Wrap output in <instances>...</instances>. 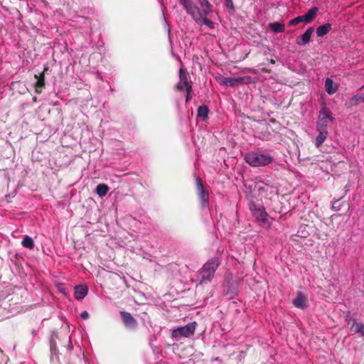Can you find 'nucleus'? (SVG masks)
Wrapping results in <instances>:
<instances>
[{
  "mask_svg": "<svg viewBox=\"0 0 364 364\" xmlns=\"http://www.w3.org/2000/svg\"><path fill=\"white\" fill-rule=\"evenodd\" d=\"M178 3L198 25H205L210 29L215 28V23L210 19L214 9L208 0H198V6L191 0H178Z\"/></svg>",
  "mask_w": 364,
  "mask_h": 364,
  "instance_id": "f257e3e1",
  "label": "nucleus"
},
{
  "mask_svg": "<svg viewBox=\"0 0 364 364\" xmlns=\"http://www.w3.org/2000/svg\"><path fill=\"white\" fill-rule=\"evenodd\" d=\"M245 161L253 167L269 165L273 161V157L264 151H250L245 156Z\"/></svg>",
  "mask_w": 364,
  "mask_h": 364,
  "instance_id": "f03ea898",
  "label": "nucleus"
},
{
  "mask_svg": "<svg viewBox=\"0 0 364 364\" xmlns=\"http://www.w3.org/2000/svg\"><path fill=\"white\" fill-rule=\"evenodd\" d=\"M219 266L218 259L213 258L208 261L198 273L200 284H206L212 280L215 272Z\"/></svg>",
  "mask_w": 364,
  "mask_h": 364,
  "instance_id": "7ed1b4c3",
  "label": "nucleus"
},
{
  "mask_svg": "<svg viewBox=\"0 0 364 364\" xmlns=\"http://www.w3.org/2000/svg\"><path fill=\"white\" fill-rule=\"evenodd\" d=\"M249 209L256 220L260 223L263 227H269L271 221L264 208L255 202L251 201L249 203Z\"/></svg>",
  "mask_w": 364,
  "mask_h": 364,
  "instance_id": "20e7f679",
  "label": "nucleus"
},
{
  "mask_svg": "<svg viewBox=\"0 0 364 364\" xmlns=\"http://www.w3.org/2000/svg\"><path fill=\"white\" fill-rule=\"evenodd\" d=\"M196 330V323H190L183 326H180L173 330L171 336L175 338H180L181 337L188 338L194 334Z\"/></svg>",
  "mask_w": 364,
  "mask_h": 364,
  "instance_id": "39448f33",
  "label": "nucleus"
},
{
  "mask_svg": "<svg viewBox=\"0 0 364 364\" xmlns=\"http://www.w3.org/2000/svg\"><path fill=\"white\" fill-rule=\"evenodd\" d=\"M197 187L198 191V195L200 198V203L202 207H206L208 205L209 202V194L208 191H206L201 183V181L200 179H197Z\"/></svg>",
  "mask_w": 364,
  "mask_h": 364,
  "instance_id": "423d86ee",
  "label": "nucleus"
},
{
  "mask_svg": "<svg viewBox=\"0 0 364 364\" xmlns=\"http://www.w3.org/2000/svg\"><path fill=\"white\" fill-rule=\"evenodd\" d=\"M333 117L330 110L326 107H322L320 110V126L327 127L332 122Z\"/></svg>",
  "mask_w": 364,
  "mask_h": 364,
  "instance_id": "0eeeda50",
  "label": "nucleus"
},
{
  "mask_svg": "<svg viewBox=\"0 0 364 364\" xmlns=\"http://www.w3.org/2000/svg\"><path fill=\"white\" fill-rule=\"evenodd\" d=\"M120 315L122 318L124 325L129 328H134L137 326L136 320L132 316L130 313L127 311H121Z\"/></svg>",
  "mask_w": 364,
  "mask_h": 364,
  "instance_id": "6e6552de",
  "label": "nucleus"
},
{
  "mask_svg": "<svg viewBox=\"0 0 364 364\" xmlns=\"http://www.w3.org/2000/svg\"><path fill=\"white\" fill-rule=\"evenodd\" d=\"M350 328L355 333H360V336H364V324L358 321L356 318H350L348 322Z\"/></svg>",
  "mask_w": 364,
  "mask_h": 364,
  "instance_id": "1a4fd4ad",
  "label": "nucleus"
},
{
  "mask_svg": "<svg viewBox=\"0 0 364 364\" xmlns=\"http://www.w3.org/2000/svg\"><path fill=\"white\" fill-rule=\"evenodd\" d=\"M245 77H223L221 78L220 82L227 86L233 87L239 84H242L244 82Z\"/></svg>",
  "mask_w": 364,
  "mask_h": 364,
  "instance_id": "9d476101",
  "label": "nucleus"
},
{
  "mask_svg": "<svg viewBox=\"0 0 364 364\" xmlns=\"http://www.w3.org/2000/svg\"><path fill=\"white\" fill-rule=\"evenodd\" d=\"M313 31V28H309L303 35L296 38L297 44L299 46H304L308 43L310 41Z\"/></svg>",
  "mask_w": 364,
  "mask_h": 364,
  "instance_id": "9b49d317",
  "label": "nucleus"
},
{
  "mask_svg": "<svg viewBox=\"0 0 364 364\" xmlns=\"http://www.w3.org/2000/svg\"><path fill=\"white\" fill-rule=\"evenodd\" d=\"M179 77L180 81L177 85V89L180 90H183L184 89H187L188 87H191V85L189 84L186 75L182 70V68L180 69L179 71Z\"/></svg>",
  "mask_w": 364,
  "mask_h": 364,
  "instance_id": "f8f14e48",
  "label": "nucleus"
},
{
  "mask_svg": "<svg viewBox=\"0 0 364 364\" xmlns=\"http://www.w3.org/2000/svg\"><path fill=\"white\" fill-rule=\"evenodd\" d=\"M88 293V288L86 286L78 285L75 287V298L77 300H81L85 297Z\"/></svg>",
  "mask_w": 364,
  "mask_h": 364,
  "instance_id": "ddd939ff",
  "label": "nucleus"
},
{
  "mask_svg": "<svg viewBox=\"0 0 364 364\" xmlns=\"http://www.w3.org/2000/svg\"><path fill=\"white\" fill-rule=\"evenodd\" d=\"M324 87L328 95L334 94L338 89L336 84L328 77L326 80Z\"/></svg>",
  "mask_w": 364,
  "mask_h": 364,
  "instance_id": "4468645a",
  "label": "nucleus"
},
{
  "mask_svg": "<svg viewBox=\"0 0 364 364\" xmlns=\"http://www.w3.org/2000/svg\"><path fill=\"white\" fill-rule=\"evenodd\" d=\"M293 304L300 309H304L306 305L305 296L301 292H298L296 297L293 300Z\"/></svg>",
  "mask_w": 364,
  "mask_h": 364,
  "instance_id": "2eb2a0df",
  "label": "nucleus"
},
{
  "mask_svg": "<svg viewBox=\"0 0 364 364\" xmlns=\"http://www.w3.org/2000/svg\"><path fill=\"white\" fill-rule=\"evenodd\" d=\"M318 11V9L316 6H314L311 9H310L306 14L303 15L304 18V23L311 22L317 15Z\"/></svg>",
  "mask_w": 364,
  "mask_h": 364,
  "instance_id": "dca6fc26",
  "label": "nucleus"
},
{
  "mask_svg": "<svg viewBox=\"0 0 364 364\" xmlns=\"http://www.w3.org/2000/svg\"><path fill=\"white\" fill-rule=\"evenodd\" d=\"M109 191V187L107 185L101 183L97 186L95 192L100 197H103L107 195Z\"/></svg>",
  "mask_w": 364,
  "mask_h": 364,
  "instance_id": "f3484780",
  "label": "nucleus"
},
{
  "mask_svg": "<svg viewBox=\"0 0 364 364\" xmlns=\"http://www.w3.org/2000/svg\"><path fill=\"white\" fill-rule=\"evenodd\" d=\"M269 28L272 31L276 33H282L284 32L285 30L284 24L279 22H274L269 23Z\"/></svg>",
  "mask_w": 364,
  "mask_h": 364,
  "instance_id": "a211bd4d",
  "label": "nucleus"
},
{
  "mask_svg": "<svg viewBox=\"0 0 364 364\" xmlns=\"http://www.w3.org/2000/svg\"><path fill=\"white\" fill-rule=\"evenodd\" d=\"M21 244L24 247L28 248L30 250H32L34 247V242L33 239L27 235L23 237Z\"/></svg>",
  "mask_w": 364,
  "mask_h": 364,
  "instance_id": "6ab92c4d",
  "label": "nucleus"
},
{
  "mask_svg": "<svg viewBox=\"0 0 364 364\" xmlns=\"http://www.w3.org/2000/svg\"><path fill=\"white\" fill-rule=\"evenodd\" d=\"M209 109L207 106H200L198 109V117H202L203 119L208 118Z\"/></svg>",
  "mask_w": 364,
  "mask_h": 364,
  "instance_id": "aec40b11",
  "label": "nucleus"
},
{
  "mask_svg": "<svg viewBox=\"0 0 364 364\" xmlns=\"http://www.w3.org/2000/svg\"><path fill=\"white\" fill-rule=\"evenodd\" d=\"M44 76L42 75L41 78L38 79L36 85V92L37 93H41L42 90V87L44 86Z\"/></svg>",
  "mask_w": 364,
  "mask_h": 364,
  "instance_id": "412c9836",
  "label": "nucleus"
},
{
  "mask_svg": "<svg viewBox=\"0 0 364 364\" xmlns=\"http://www.w3.org/2000/svg\"><path fill=\"white\" fill-rule=\"evenodd\" d=\"M331 28V24L326 23L323 26H320V36L326 34Z\"/></svg>",
  "mask_w": 364,
  "mask_h": 364,
  "instance_id": "4be33fe9",
  "label": "nucleus"
},
{
  "mask_svg": "<svg viewBox=\"0 0 364 364\" xmlns=\"http://www.w3.org/2000/svg\"><path fill=\"white\" fill-rule=\"evenodd\" d=\"M301 22H304V18L303 15L302 16H299L293 18L292 20H291L289 21V25L290 26H295V25L299 24V23H301Z\"/></svg>",
  "mask_w": 364,
  "mask_h": 364,
  "instance_id": "5701e85b",
  "label": "nucleus"
},
{
  "mask_svg": "<svg viewBox=\"0 0 364 364\" xmlns=\"http://www.w3.org/2000/svg\"><path fill=\"white\" fill-rule=\"evenodd\" d=\"M342 203L341 199H338L332 203V208L335 210H339L342 206Z\"/></svg>",
  "mask_w": 364,
  "mask_h": 364,
  "instance_id": "b1692460",
  "label": "nucleus"
},
{
  "mask_svg": "<svg viewBox=\"0 0 364 364\" xmlns=\"http://www.w3.org/2000/svg\"><path fill=\"white\" fill-rule=\"evenodd\" d=\"M353 100L355 102V104H358L360 102L364 103V95L363 94H358L353 97Z\"/></svg>",
  "mask_w": 364,
  "mask_h": 364,
  "instance_id": "393cba45",
  "label": "nucleus"
},
{
  "mask_svg": "<svg viewBox=\"0 0 364 364\" xmlns=\"http://www.w3.org/2000/svg\"><path fill=\"white\" fill-rule=\"evenodd\" d=\"M328 135V132L326 129L320 130V146H321L323 141L326 139Z\"/></svg>",
  "mask_w": 364,
  "mask_h": 364,
  "instance_id": "a878e982",
  "label": "nucleus"
},
{
  "mask_svg": "<svg viewBox=\"0 0 364 364\" xmlns=\"http://www.w3.org/2000/svg\"><path fill=\"white\" fill-rule=\"evenodd\" d=\"M226 7L228 9L232 10V11H233L235 9V6H234L232 0V1H226Z\"/></svg>",
  "mask_w": 364,
  "mask_h": 364,
  "instance_id": "bb28decb",
  "label": "nucleus"
},
{
  "mask_svg": "<svg viewBox=\"0 0 364 364\" xmlns=\"http://www.w3.org/2000/svg\"><path fill=\"white\" fill-rule=\"evenodd\" d=\"M186 93H187L186 101L188 102L191 97V87H188L187 89H186Z\"/></svg>",
  "mask_w": 364,
  "mask_h": 364,
  "instance_id": "cd10ccee",
  "label": "nucleus"
},
{
  "mask_svg": "<svg viewBox=\"0 0 364 364\" xmlns=\"http://www.w3.org/2000/svg\"><path fill=\"white\" fill-rule=\"evenodd\" d=\"M89 314L87 311H85L81 313L80 314V316L82 317V318L83 319H87L89 318Z\"/></svg>",
  "mask_w": 364,
  "mask_h": 364,
  "instance_id": "c85d7f7f",
  "label": "nucleus"
},
{
  "mask_svg": "<svg viewBox=\"0 0 364 364\" xmlns=\"http://www.w3.org/2000/svg\"><path fill=\"white\" fill-rule=\"evenodd\" d=\"M315 145H316V147H318V136H317L315 138Z\"/></svg>",
  "mask_w": 364,
  "mask_h": 364,
  "instance_id": "c756f323",
  "label": "nucleus"
},
{
  "mask_svg": "<svg viewBox=\"0 0 364 364\" xmlns=\"http://www.w3.org/2000/svg\"><path fill=\"white\" fill-rule=\"evenodd\" d=\"M68 347H69V348H70V349L73 348V346H72V344H71V341H70V338L69 339V345H68Z\"/></svg>",
  "mask_w": 364,
  "mask_h": 364,
  "instance_id": "7c9ffc66",
  "label": "nucleus"
},
{
  "mask_svg": "<svg viewBox=\"0 0 364 364\" xmlns=\"http://www.w3.org/2000/svg\"><path fill=\"white\" fill-rule=\"evenodd\" d=\"M316 33H317V35L318 36V28H316Z\"/></svg>",
  "mask_w": 364,
  "mask_h": 364,
  "instance_id": "2f4dec72",
  "label": "nucleus"
},
{
  "mask_svg": "<svg viewBox=\"0 0 364 364\" xmlns=\"http://www.w3.org/2000/svg\"><path fill=\"white\" fill-rule=\"evenodd\" d=\"M363 88H364V85H363V86H362V87L360 88V90H363Z\"/></svg>",
  "mask_w": 364,
  "mask_h": 364,
  "instance_id": "473e14b6",
  "label": "nucleus"
},
{
  "mask_svg": "<svg viewBox=\"0 0 364 364\" xmlns=\"http://www.w3.org/2000/svg\"><path fill=\"white\" fill-rule=\"evenodd\" d=\"M35 77L36 78H38V75H35Z\"/></svg>",
  "mask_w": 364,
  "mask_h": 364,
  "instance_id": "72a5a7b5",
  "label": "nucleus"
}]
</instances>
